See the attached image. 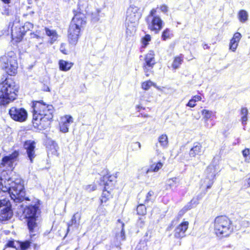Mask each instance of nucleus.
Returning <instances> with one entry per match:
<instances>
[{
    "label": "nucleus",
    "mask_w": 250,
    "mask_h": 250,
    "mask_svg": "<svg viewBox=\"0 0 250 250\" xmlns=\"http://www.w3.org/2000/svg\"><path fill=\"white\" fill-rule=\"evenodd\" d=\"M31 242L29 240H26L23 242H20L19 243V246L21 250H26L28 249L30 245Z\"/></svg>",
    "instance_id": "nucleus-34"
},
{
    "label": "nucleus",
    "mask_w": 250,
    "mask_h": 250,
    "mask_svg": "<svg viewBox=\"0 0 250 250\" xmlns=\"http://www.w3.org/2000/svg\"><path fill=\"white\" fill-rule=\"evenodd\" d=\"M1 0L6 4H8L10 2V0Z\"/></svg>",
    "instance_id": "nucleus-54"
},
{
    "label": "nucleus",
    "mask_w": 250,
    "mask_h": 250,
    "mask_svg": "<svg viewBox=\"0 0 250 250\" xmlns=\"http://www.w3.org/2000/svg\"><path fill=\"white\" fill-rule=\"evenodd\" d=\"M69 125L64 123L62 121L60 124V130L63 133H66L68 131Z\"/></svg>",
    "instance_id": "nucleus-40"
},
{
    "label": "nucleus",
    "mask_w": 250,
    "mask_h": 250,
    "mask_svg": "<svg viewBox=\"0 0 250 250\" xmlns=\"http://www.w3.org/2000/svg\"><path fill=\"white\" fill-rule=\"evenodd\" d=\"M2 185L3 183L1 182ZM4 186H2L3 192H8L11 200L17 203H21L24 200L30 201L28 197H25V193L23 181L21 178H10L7 182L4 181Z\"/></svg>",
    "instance_id": "nucleus-2"
},
{
    "label": "nucleus",
    "mask_w": 250,
    "mask_h": 250,
    "mask_svg": "<svg viewBox=\"0 0 250 250\" xmlns=\"http://www.w3.org/2000/svg\"><path fill=\"white\" fill-rule=\"evenodd\" d=\"M214 231L218 237L229 236L233 231L231 221L226 216L216 217L214 220Z\"/></svg>",
    "instance_id": "nucleus-7"
},
{
    "label": "nucleus",
    "mask_w": 250,
    "mask_h": 250,
    "mask_svg": "<svg viewBox=\"0 0 250 250\" xmlns=\"http://www.w3.org/2000/svg\"><path fill=\"white\" fill-rule=\"evenodd\" d=\"M0 65L2 69L10 76L17 73L18 62L15 53L13 51L8 52L0 58Z\"/></svg>",
    "instance_id": "nucleus-8"
},
{
    "label": "nucleus",
    "mask_w": 250,
    "mask_h": 250,
    "mask_svg": "<svg viewBox=\"0 0 250 250\" xmlns=\"http://www.w3.org/2000/svg\"><path fill=\"white\" fill-rule=\"evenodd\" d=\"M238 17L241 22H245L248 19V12L244 10H241L239 12Z\"/></svg>",
    "instance_id": "nucleus-31"
},
{
    "label": "nucleus",
    "mask_w": 250,
    "mask_h": 250,
    "mask_svg": "<svg viewBox=\"0 0 250 250\" xmlns=\"http://www.w3.org/2000/svg\"><path fill=\"white\" fill-rule=\"evenodd\" d=\"M18 86L15 82L6 78L0 83V105H6L16 99Z\"/></svg>",
    "instance_id": "nucleus-4"
},
{
    "label": "nucleus",
    "mask_w": 250,
    "mask_h": 250,
    "mask_svg": "<svg viewBox=\"0 0 250 250\" xmlns=\"http://www.w3.org/2000/svg\"><path fill=\"white\" fill-rule=\"evenodd\" d=\"M205 173L207 175L206 179L208 180V183L207 185V189H209L212 186L214 177H215V167L212 165L209 166L206 170Z\"/></svg>",
    "instance_id": "nucleus-17"
},
{
    "label": "nucleus",
    "mask_w": 250,
    "mask_h": 250,
    "mask_svg": "<svg viewBox=\"0 0 250 250\" xmlns=\"http://www.w3.org/2000/svg\"><path fill=\"white\" fill-rule=\"evenodd\" d=\"M118 222H119L120 224V228L121 229V230L119 233H116V237L117 240L121 241H124L125 239V231L124 229V226L125 224L124 223L121 222L120 220H118Z\"/></svg>",
    "instance_id": "nucleus-27"
},
{
    "label": "nucleus",
    "mask_w": 250,
    "mask_h": 250,
    "mask_svg": "<svg viewBox=\"0 0 250 250\" xmlns=\"http://www.w3.org/2000/svg\"><path fill=\"white\" fill-rule=\"evenodd\" d=\"M84 189L88 192H91L97 189V186L95 185H88L85 187Z\"/></svg>",
    "instance_id": "nucleus-43"
},
{
    "label": "nucleus",
    "mask_w": 250,
    "mask_h": 250,
    "mask_svg": "<svg viewBox=\"0 0 250 250\" xmlns=\"http://www.w3.org/2000/svg\"><path fill=\"white\" fill-rule=\"evenodd\" d=\"M206 192L205 191H202L197 194L188 203L189 204L193 206V208L196 206L200 200L202 199L203 197L205 195Z\"/></svg>",
    "instance_id": "nucleus-23"
},
{
    "label": "nucleus",
    "mask_w": 250,
    "mask_h": 250,
    "mask_svg": "<svg viewBox=\"0 0 250 250\" xmlns=\"http://www.w3.org/2000/svg\"><path fill=\"white\" fill-rule=\"evenodd\" d=\"M51 147H53V150L52 151V154L55 155L57 153V149H58V146L57 144L55 142H52V145Z\"/></svg>",
    "instance_id": "nucleus-45"
},
{
    "label": "nucleus",
    "mask_w": 250,
    "mask_h": 250,
    "mask_svg": "<svg viewBox=\"0 0 250 250\" xmlns=\"http://www.w3.org/2000/svg\"><path fill=\"white\" fill-rule=\"evenodd\" d=\"M12 36H14V33H13V32H12Z\"/></svg>",
    "instance_id": "nucleus-60"
},
{
    "label": "nucleus",
    "mask_w": 250,
    "mask_h": 250,
    "mask_svg": "<svg viewBox=\"0 0 250 250\" xmlns=\"http://www.w3.org/2000/svg\"><path fill=\"white\" fill-rule=\"evenodd\" d=\"M43 90L44 91H50V88L48 86H44L43 88Z\"/></svg>",
    "instance_id": "nucleus-53"
},
{
    "label": "nucleus",
    "mask_w": 250,
    "mask_h": 250,
    "mask_svg": "<svg viewBox=\"0 0 250 250\" xmlns=\"http://www.w3.org/2000/svg\"><path fill=\"white\" fill-rule=\"evenodd\" d=\"M30 38L31 39H37L39 41H42V39L40 35V31H36L35 32H32L30 33Z\"/></svg>",
    "instance_id": "nucleus-42"
},
{
    "label": "nucleus",
    "mask_w": 250,
    "mask_h": 250,
    "mask_svg": "<svg viewBox=\"0 0 250 250\" xmlns=\"http://www.w3.org/2000/svg\"><path fill=\"white\" fill-rule=\"evenodd\" d=\"M193 208V206L189 204L188 203L186 205L183 209H182L178 213V216L181 217L183 214L188 210L190 209Z\"/></svg>",
    "instance_id": "nucleus-38"
},
{
    "label": "nucleus",
    "mask_w": 250,
    "mask_h": 250,
    "mask_svg": "<svg viewBox=\"0 0 250 250\" xmlns=\"http://www.w3.org/2000/svg\"><path fill=\"white\" fill-rule=\"evenodd\" d=\"M0 207L1 208L0 212V221H4L10 219L13 215V212L9 200H0Z\"/></svg>",
    "instance_id": "nucleus-12"
},
{
    "label": "nucleus",
    "mask_w": 250,
    "mask_h": 250,
    "mask_svg": "<svg viewBox=\"0 0 250 250\" xmlns=\"http://www.w3.org/2000/svg\"><path fill=\"white\" fill-rule=\"evenodd\" d=\"M202 153V146L200 143L195 142L189 151V155L190 157H195L200 156Z\"/></svg>",
    "instance_id": "nucleus-18"
},
{
    "label": "nucleus",
    "mask_w": 250,
    "mask_h": 250,
    "mask_svg": "<svg viewBox=\"0 0 250 250\" xmlns=\"http://www.w3.org/2000/svg\"><path fill=\"white\" fill-rule=\"evenodd\" d=\"M23 147L26 150L27 157L31 163H33L35 154V142L34 141L27 140L23 145Z\"/></svg>",
    "instance_id": "nucleus-14"
},
{
    "label": "nucleus",
    "mask_w": 250,
    "mask_h": 250,
    "mask_svg": "<svg viewBox=\"0 0 250 250\" xmlns=\"http://www.w3.org/2000/svg\"><path fill=\"white\" fill-rule=\"evenodd\" d=\"M248 184L250 186V177L248 179Z\"/></svg>",
    "instance_id": "nucleus-59"
},
{
    "label": "nucleus",
    "mask_w": 250,
    "mask_h": 250,
    "mask_svg": "<svg viewBox=\"0 0 250 250\" xmlns=\"http://www.w3.org/2000/svg\"><path fill=\"white\" fill-rule=\"evenodd\" d=\"M202 114L204 116V118L207 121L211 117L212 112L208 110L203 109L202 111Z\"/></svg>",
    "instance_id": "nucleus-35"
},
{
    "label": "nucleus",
    "mask_w": 250,
    "mask_h": 250,
    "mask_svg": "<svg viewBox=\"0 0 250 250\" xmlns=\"http://www.w3.org/2000/svg\"><path fill=\"white\" fill-rule=\"evenodd\" d=\"M203 48L204 49H206L208 48L209 46H208V45L207 44H204L203 45Z\"/></svg>",
    "instance_id": "nucleus-55"
},
{
    "label": "nucleus",
    "mask_w": 250,
    "mask_h": 250,
    "mask_svg": "<svg viewBox=\"0 0 250 250\" xmlns=\"http://www.w3.org/2000/svg\"><path fill=\"white\" fill-rule=\"evenodd\" d=\"M80 218L81 216H80L78 212L75 213L73 215L71 220L67 223V231H69L70 227L72 226L73 225H76V224H77V219H78V220L79 221Z\"/></svg>",
    "instance_id": "nucleus-30"
},
{
    "label": "nucleus",
    "mask_w": 250,
    "mask_h": 250,
    "mask_svg": "<svg viewBox=\"0 0 250 250\" xmlns=\"http://www.w3.org/2000/svg\"><path fill=\"white\" fill-rule=\"evenodd\" d=\"M170 32L169 29L166 28L163 31L162 34V39L163 41H166L167 39L170 38Z\"/></svg>",
    "instance_id": "nucleus-36"
},
{
    "label": "nucleus",
    "mask_w": 250,
    "mask_h": 250,
    "mask_svg": "<svg viewBox=\"0 0 250 250\" xmlns=\"http://www.w3.org/2000/svg\"><path fill=\"white\" fill-rule=\"evenodd\" d=\"M142 195L141 197V200L145 204H147L149 202L152 203L153 201V197L154 192L152 190L149 191L146 195H144L143 193H140Z\"/></svg>",
    "instance_id": "nucleus-24"
},
{
    "label": "nucleus",
    "mask_w": 250,
    "mask_h": 250,
    "mask_svg": "<svg viewBox=\"0 0 250 250\" xmlns=\"http://www.w3.org/2000/svg\"><path fill=\"white\" fill-rule=\"evenodd\" d=\"M9 114L11 118L14 121L19 122H23L27 118V112L23 108H18L12 107L9 110Z\"/></svg>",
    "instance_id": "nucleus-11"
},
{
    "label": "nucleus",
    "mask_w": 250,
    "mask_h": 250,
    "mask_svg": "<svg viewBox=\"0 0 250 250\" xmlns=\"http://www.w3.org/2000/svg\"><path fill=\"white\" fill-rule=\"evenodd\" d=\"M24 35V33H21L20 35V36L19 37H17V38H19V39H22Z\"/></svg>",
    "instance_id": "nucleus-56"
},
{
    "label": "nucleus",
    "mask_w": 250,
    "mask_h": 250,
    "mask_svg": "<svg viewBox=\"0 0 250 250\" xmlns=\"http://www.w3.org/2000/svg\"><path fill=\"white\" fill-rule=\"evenodd\" d=\"M151 40V36L148 35H146L142 39V42L144 47H146L148 44V42Z\"/></svg>",
    "instance_id": "nucleus-39"
},
{
    "label": "nucleus",
    "mask_w": 250,
    "mask_h": 250,
    "mask_svg": "<svg viewBox=\"0 0 250 250\" xmlns=\"http://www.w3.org/2000/svg\"><path fill=\"white\" fill-rule=\"evenodd\" d=\"M31 13L32 14H34V12L32 11V12H31Z\"/></svg>",
    "instance_id": "nucleus-61"
},
{
    "label": "nucleus",
    "mask_w": 250,
    "mask_h": 250,
    "mask_svg": "<svg viewBox=\"0 0 250 250\" xmlns=\"http://www.w3.org/2000/svg\"><path fill=\"white\" fill-rule=\"evenodd\" d=\"M44 30L46 35L50 37V43L53 44L57 39L58 36L56 32L47 27H45Z\"/></svg>",
    "instance_id": "nucleus-26"
},
{
    "label": "nucleus",
    "mask_w": 250,
    "mask_h": 250,
    "mask_svg": "<svg viewBox=\"0 0 250 250\" xmlns=\"http://www.w3.org/2000/svg\"><path fill=\"white\" fill-rule=\"evenodd\" d=\"M85 24V17L84 14L80 13L74 15L68 30V38L70 44L73 45L76 44L82 29Z\"/></svg>",
    "instance_id": "nucleus-5"
},
{
    "label": "nucleus",
    "mask_w": 250,
    "mask_h": 250,
    "mask_svg": "<svg viewBox=\"0 0 250 250\" xmlns=\"http://www.w3.org/2000/svg\"><path fill=\"white\" fill-rule=\"evenodd\" d=\"M242 155L245 158V162L247 163H250V149L249 148H245L242 151Z\"/></svg>",
    "instance_id": "nucleus-33"
},
{
    "label": "nucleus",
    "mask_w": 250,
    "mask_h": 250,
    "mask_svg": "<svg viewBox=\"0 0 250 250\" xmlns=\"http://www.w3.org/2000/svg\"><path fill=\"white\" fill-rule=\"evenodd\" d=\"M31 107L33 125L40 129L48 128L53 117V105L46 104L41 100L33 102Z\"/></svg>",
    "instance_id": "nucleus-1"
},
{
    "label": "nucleus",
    "mask_w": 250,
    "mask_h": 250,
    "mask_svg": "<svg viewBox=\"0 0 250 250\" xmlns=\"http://www.w3.org/2000/svg\"><path fill=\"white\" fill-rule=\"evenodd\" d=\"M142 15L140 7L134 4L130 5L126 11L125 27L126 33H132L135 31V26Z\"/></svg>",
    "instance_id": "nucleus-6"
},
{
    "label": "nucleus",
    "mask_w": 250,
    "mask_h": 250,
    "mask_svg": "<svg viewBox=\"0 0 250 250\" xmlns=\"http://www.w3.org/2000/svg\"><path fill=\"white\" fill-rule=\"evenodd\" d=\"M146 21L148 29L157 34L163 28L164 24L160 17L146 18Z\"/></svg>",
    "instance_id": "nucleus-10"
},
{
    "label": "nucleus",
    "mask_w": 250,
    "mask_h": 250,
    "mask_svg": "<svg viewBox=\"0 0 250 250\" xmlns=\"http://www.w3.org/2000/svg\"><path fill=\"white\" fill-rule=\"evenodd\" d=\"M59 68L61 70L67 71L71 69L73 63L64 60H60L59 62Z\"/></svg>",
    "instance_id": "nucleus-25"
},
{
    "label": "nucleus",
    "mask_w": 250,
    "mask_h": 250,
    "mask_svg": "<svg viewBox=\"0 0 250 250\" xmlns=\"http://www.w3.org/2000/svg\"><path fill=\"white\" fill-rule=\"evenodd\" d=\"M155 54L153 51L150 50L146 54L143 68L146 76L148 77L150 73L153 72L154 65L156 63Z\"/></svg>",
    "instance_id": "nucleus-9"
},
{
    "label": "nucleus",
    "mask_w": 250,
    "mask_h": 250,
    "mask_svg": "<svg viewBox=\"0 0 250 250\" xmlns=\"http://www.w3.org/2000/svg\"><path fill=\"white\" fill-rule=\"evenodd\" d=\"M159 143L163 148H166L168 145V138L166 134L161 135L158 138Z\"/></svg>",
    "instance_id": "nucleus-29"
},
{
    "label": "nucleus",
    "mask_w": 250,
    "mask_h": 250,
    "mask_svg": "<svg viewBox=\"0 0 250 250\" xmlns=\"http://www.w3.org/2000/svg\"><path fill=\"white\" fill-rule=\"evenodd\" d=\"M186 105L190 107H194L196 105V104L194 101L190 99Z\"/></svg>",
    "instance_id": "nucleus-50"
},
{
    "label": "nucleus",
    "mask_w": 250,
    "mask_h": 250,
    "mask_svg": "<svg viewBox=\"0 0 250 250\" xmlns=\"http://www.w3.org/2000/svg\"><path fill=\"white\" fill-rule=\"evenodd\" d=\"M111 176L108 174L104 175L101 179V184L103 183L104 185V189H103V193L101 197V202L102 203H106L111 197V195L110 192L106 189V187L108 185L107 181L111 182L112 180L110 179Z\"/></svg>",
    "instance_id": "nucleus-13"
},
{
    "label": "nucleus",
    "mask_w": 250,
    "mask_h": 250,
    "mask_svg": "<svg viewBox=\"0 0 250 250\" xmlns=\"http://www.w3.org/2000/svg\"><path fill=\"white\" fill-rule=\"evenodd\" d=\"M15 242L13 240H9L8 241V242L6 243L5 246L9 248H16V247L14 245Z\"/></svg>",
    "instance_id": "nucleus-47"
},
{
    "label": "nucleus",
    "mask_w": 250,
    "mask_h": 250,
    "mask_svg": "<svg viewBox=\"0 0 250 250\" xmlns=\"http://www.w3.org/2000/svg\"><path fill=\"white\" fill-rule=\"evenodd\" d=\"M249 111L246 107H242L241 110V123L242 125L245 126L247 124V121L248 120V115Z\"/></svg>",
    "instance_id": "nucleus-28"
},
{
    "label": "nucleus",
    "mask_w": 250,
    "mask_h": 250,
    "mask_svg": "<svg viewBox=\"0 0 250 250\" xmlns=\"http://www.w3.org/2000/svg\"><path fill=\"white\" fill-rule=\"evenodd\" d=\"M167 185L172 190H176L177 187L180 185V180L177 177H173L167 181Z\"/></svg>",
    "instance_id": "nucleus-22"
},
{
    "label": "nucleus",
    "mask_w": 250,
    "mask_h": 250,
    "mask_svg": "<svg viewBox=\"0 0 250 250\" xmlns=\"http://www.w3.org/2000/svg\"><path fill=\"white\" fill-rule=\"evenodd\" d=\"M33 28V24L29 22H26L24 23L22 28L24 30H30Z\"/></svg>",
    "instance_id": "nucleus-44"
},
{
    "label": "nucleus",
    "mask_w": 250,
    "mask_h": 250,
    "mask_svg": "<svg viewBox=\"0 0 250 250\" xmlns=\"http://www.w3.org/2000/svg\"><path fill=\"white\" fill-rule=\"evenodd\" d=\"M152 85H154V83L151 81L145 82L142 84V87L145 90H147Z\"/></svg>",
    "instance_id": "nucleus-37"
},
{
    "label": "nucleus",
    "mask_w": 250,
    "mask_h": 250,
    "mask_svg": "<svg viewBox=\"0 0 250 250\" xmlns=\"http://www.w3.org/2000/svg\"><path fill=\"white\" fill-rule=\"evenodd\" d=\"M183 62V59L180 57H175L172 63V67L176 69L179 67Z\"/></svg>",
    "instance_id": "nucleus-32"
},
{
    "label": "nucleus",
    "mask_w": 250,
    "mask_h": 250,
    "mask_svg": "<svg viewBox=\"0 0 250 250\" xmlns=\"http://www.w3.org/2000/svg\"><path fill=\"white\" fill-rule=\"evenodd\" d=\"M39 205L40 201L36 199L34 204L25 205V207L23 204L20 205V210L22 211L24 217L27 219V226L31 238L36 235L35 233L38 229L36 218L38 213L40 212Z\"/></svg>",
    "instance_id": "nucleus-3"
},
{
    "label": "nucleus",
    "mask_w": 250,
    "mask_h": 250,
    "mask_svg": "<svg viewBox=\"0 0 250 250\" xmlns=\"http://www.w3.org/2000/svg\"><path fill=\"white\" fill-rule=\"evenodd\" d=\"M135 144L138 146L139 148L140 149L141 147V145L140 143L137 142L135 143Z\"/></svg>",
    "instance_id": "nucleus-57"
},
{
    "label": "nucleus",
    "mask_w": 250,
    "mask_h": 250,
    "mask_svg": "<svg viewBox=\"0 0 250 250\" xmlns=\"http://www.w3.org/2000/svg\"><path fill=\"white\" fill-rule=\"evenodd\" d=\"M141 194H138V199H139V205L138 206L137 208V213L139 215L144 216L146 214V207L145 206V203L142 202L141 200V197L142 196Z\"/></svg>",
    "instance_id": "nucleus-21"
},
{
    "label": "nucleus",
    "mask_w": 250,
    "mask_h": 250,
    "mask_svg": "<svg viewBox=\"0 0 250 250\" xmlns=\"http://www.w3.org/2000/svg\"><path fill=\"white\" fill-rule=\"evenodd\" d=\"M201 96L199 95H196L192 97V98L191 99L192 100L194 101L195 103L197 101H199L201 100Z\"/></svg>",
    "instance_id": "nucleus-51"
},
{
    "label": "nucleus",
    "mask_w": 250,
    "mask_h": 250,
    "mask_svg": "<svg viewBox=\"0 0 250 250\" xmlns=\"http://www.w3.org/2000/svg\"><path fill=\"white\" fill-rule=\"evenodd\" d=\"M242 37L241 34L239 32L235 33L229 42V49L235 52L238 45V43Z\"/></svg>",
    "instance_id": "nucleus-19"
},
{
    "label": "nucleus",
    "mask_w": 250,
    "mask_h": 250,
    "mask_svg": "<svg viewBox=\"0 0 250 250\" xmlns=\"http://www.w3.org/2000/svg\"><path fill=\"white\" fill-rule=\"evenodd\" d=\"M137 108L140 110V109L143 108V107L142 106H141L140 105H138L137 106Z\"/></svg>",
    "instance_id": "nucleus-58"
},
{
    "label": "nucleus",
    "mask_w": 250,
    "mask_h": 250,
    "mask_svg": "<svg viewBox=\"0 0 250 250\" xmlns=\"http://www.w3.org/2000/svg\"><path fill=\"white\" fill-rule=\"evenodd\" d=\"M168 7L165 4H163L160 6L161 11L164 13H167L168 11Z\"/></svg>",
    "instance_id": "nucleus-48"
},
{
    "label": "nucleus",
    "mask_w": 250,
    "mask_h": 250,
    "mask_svg": "<svg viewBox=\"0 0 250 250\" xmlns=\"http://www.w3.org/2000/svg\"><path fill=\"white\" fill-rule=\"evenodd\" d=\"M62 121L64 123L69 125L70 123L73 122V118L70 115H65L64 118H62Z\"/></svg>",
    "instance_id": "nucleus-41"
},
{
    "label": "nucleus",
    "mask_w": 250,
    "mask_h": 250,
    "mask_svg": "<svg viewBox=\"0 0 250 250\" xmlns=\"http://www.w3.org/2000/svg\"><path fill=\"white\" fill-rule=\"evenodd\" d=\"M188 222L184 221L178 225L174 231V236L176 238L181 239L186 236V232L188 227Z\"/></svg>",
    "instance_id": "nucleus-16"
},
{
    "label": "nucleus",
    "mask_w": 250,
    "mask_h": 250,
    "mask_svg": "<svg viewBox=\"0 0 250 250\" xmlns=\"http://www.w3.org/2000/svg\"><path fill=\"white\" fill-rule=\"evenodd\" d=\"M137 225L141 228L144 226V220L142 217H141L139 219L138 221H137Z\"/></svg>",
    "instance_id": "nucleus-49"
},
{
    "label": "nucleus",
    "mask_w": 250,
    "mask_h": 250,
    "mask_svg": "<svg viewBox=\"0 0 250 250\" xmlns=\"http://www.w3.org/2000/svg\"><path fill=\"white\" fill-rule=\"evenodd\" d=\"M156 9H154V8L152 9L150 11L149 15L146 17V18H149L150 17H160L159 16L157 15L156 14Z\"/></svg>",
    "instance_id": "nucleus-46"
},
{
    "label": "nucleus",
    "mask_w": 250,
    "mask_h": 250,
    "mask_svg": "<svg viewBox=\"0 0 250 250\" xmlns=\"http://www.w3.org/2000/svg\"><path fill=\"white\" fill-rule=\"evenodd\" d=\"M19 153L17 151H14L11 154L4 156L1 161V164L11 168L13 167V163L16 161Z\"/></svg>",
    "instance_id": "nucleus-15"
},
{
    "label": "nucleus",
    "mask_w": 250,
    "mask_h": 250,
    "mask_svg": "<svg viewBox=\"0 0 250 250\" xmlns=\"http://www.w3.org/2000/svg\"><path fill=\"white\" fill-rule=\"evenodd\" d=\"M98 12H97L95 14H92V20L94 21H99V18L98 16H96L95 17H94L95 15H96L98 14Z\"/></svg>",
    "instance_id": "nucleus-52"
},
{
    "label": "nucleus",
    "mask_w": 250,
    "mask_h": 250,
    "mask_svg": "<svg viewBox=\"0 0 250 250\" xmlns=\"http://www.w3.org/2000/svg\"><path fill=\"white\" fill-rule=\"evenodd\" d=\"M163 165L161 162H159L156 164L151 165L149 168L146 167H143L142 170L146 174H147L150 172L158 171L163 167Z\"/></svg>",
    "instance_id": "nucleus-20"
}]
</instances>
